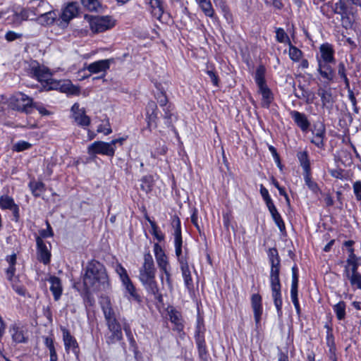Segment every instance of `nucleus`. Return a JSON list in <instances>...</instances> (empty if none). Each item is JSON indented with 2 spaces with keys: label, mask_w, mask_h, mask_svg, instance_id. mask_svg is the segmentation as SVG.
Listing matches in <instances>:
<instances>
[{
  "label": "nucleus",
  "mask_w": 361,
  "mask_h": 361,
  "mask_svg": "<svg viewBox=\"0 0 361 361\" xmlns=\"http://www.w3.org/2000/svg\"><path fill=\"white\" fill-rule=\"evenodd\" d=\"M83 283L86 288L94 291L109 290L110 283L104 266L94 259L89 262L83 276Z\"/></svg>",
  "instance_id": "f257e3e1"
},
{
  "label": "nucleus",
  "mask_w": 361,
  "mask_h": 361,
  "mask_svg": "<svg viewBox=\"0 0 361 361\" xmlns=\"http://www.w3.org/2000/svg\"><path fill=\"white\" fill-rule=\"evenodd\" d=\"M50 7L47 2L42 1L35 8V14L38 15L37 21L42 25H51L57 18V13L54 11L49 10Z\"/></svg>",
  "instance_id": "f03ea898"
},
{
  "label": "nucleus",
  "mask_w": 361,
  "mask_h": 361,
  "mask_svg": "<svg viewBox=\"0 0 361 361\" xmlns=\"http://www.w3.org/2000/svg\"><path fill=\"white\" fill-rule=\"evenodd\" d=\"M269 260L271 264L270 270V285L280 284V268L281 260L279 256L278 251L276 248H270L268 252Z\"/></svg>",
  "instance_id": "7ed1b4c3"
},
{
  "label": "nucleus",
  "mask_w": 361,
  "mask_h": 361,
  "mask_svg": "<svg viewBox=\"0 0 361 361\" xmlns=\"http://www.w3.org/2000/svg\"><path fill=\"white\" fill-rule=\"evenodd\" d=\"M156 272L157 269L152 255L149 252L145 253L142 264L139 269V280L155 277Z\"/></svg>",
  "instance_id": "20e7f679"
},
{
  "label": "nucleus",
  "mask_w": 361,
  "mask_h": 361,
  "mask_svg": "<svg viewBox=\"0 0 361 361\" xmlns=\"http://www.w3.org/2000/svg\"><path fill=\"white\" fill-rule=\"evenodd\" d=\"M90 28L93 32H102L112 28L115 21L108 16L92 18L90 21Z\"/></svg>",
  "instance_id": "39448f33"
},
{
  "label": "nucleus",
  "mask_w": 361,
  "mask_h": 361,
  "mask_svg": "<svg viewBox=\"0 0 361 361\" xmlns=\"http://www.w3.org/2000/svg\"><path fill=\"white\" fill-rule=\"evenodd\" d=\"M13 109L25 113H30L32 107V99L22 92H17L12 97Z\"/></svg>",
  "instance_id": "423d86ee"
},
{
  "label": "nucleus",
  "mask_w": 361,
  "mask_h": 361,
  "mask_svg": "<svg viewBox=\"0 0 361 361\" xmlns=\"http://www.w3.org/2000/svg\"><path fill=\"white\" fill-rule=\"evenodd\" d=\"M29 73L32 78H36L39 82H47L51 77V73L49 68L44 66L40 65L35 61L30 64Z\"/></svg>",
  "instance_id": "0eeeda50"
},
{
  "label": "nucleus",
  "mask_w": 361,
  "mask_h": 361,
  "mask_svg": "<svg viewBox=\"0 0 361 361\" xmlns=\"http://www.w3.org/2000/svg\"><path fill=\"white\" fill-rule=\"evenodd\" d=\"M87 152L90 155L98 154L113 157L115 154V149L111 147L110 142L95 141L88 147Z\"/></svg>",
  "instance_id": "6e6552de"
},
{
  "label": "nucleus",
  "mask_w": 361,
  "mask_h": 361,
  "mask_svg": "<svg viewBox=\"0 0 361 361\" xmlns=\"http://www.w3.org/2000/svg\"><path fill=\"white\" fill-rule=\"evenodd\" d=\"M359 265H345L343 277L350 281L352 286L361 290V274L357 271Z\"/></svg>",
  "instance_id": "1a4fd4ad"
},
{
  "label": "nucleus",
  "mask_w": 361,
  "mask_h": 361,
  "mask_svg": "<svg viewBox=\"0 0 361 361\" xmlns=\"http://www.w3.org/2000/svg\"><path fill=\"white\" fill-rule=\"evenodd\" d=\"M113 62V59L99 60L90 63L86 69L90 74L102 73L101 76L98 77V78H102L105 76L107 70L109 69L110 65Z\"/></svg>",
  "instance_id": "9d476101"
},
{
  "label": "nucleus",
  "mask_w": 361,
  "mask_h": 361,
  "mask_svg": "<svg viewBox=\"0 0 361 361\" xmlns=\"http://www.w3.org/2000/svg\"><path fill=\"white\" fill-rule=\"evenodd\" d=\"M107 326L109 332L105 334L106 343L112 345L123 340L121 326L119 322L109 324Z\"/></svg>",
  "instance_id": "9b49d317"
},
{
  "label": "nucleus",
  "mask_w": 361,
  "mask_h": 361,
  "mask_svg": "<svg viewBox=\"0 0 361 361\" xmlns=\"http://www.w3.org/2000/svg\"><path fill=\"white\" fill-rule=\"evenodd\" d=\"M73 118L75 122L82 128L87 127L90 124V118L86 115L83 108H80L78 103H75L71 108Z\"/></svg>",
  "instance_id": "f8f14e48"
},
{
  "label": "nucleus",
  "mask_w": 361,
  "mask_h": 361,
  "mask_svg": "<svg viewBox=\"0 0 361 361\" xmlns=\"http://www.w3.org/2000/svg\"><path fill=\"white\" fill-rule=\"evenodd\" d=\"M140 281L148 294L152 295L154 299L157 300L159 302H162V295L159 292V288L155 277L140 279Z\"/></svg>",
  "instance_id": "ddd939ff"
},
{
  "label": "nucleus",
  "mask_w": 361,
  "mask_h": 361,
  "mask_svg": "<svg viewBox=\"0 0 361 361\" xmlns=\"http://www.w3.org/2000/svg\"><path fill=\"white\" fill-rule=\"evenodd\" d=\"M100 303L106 325L109 324L118 323V321L116 317V313L112 308L109 298L106 296L102 297Z\"/></svg>",
  "instance_id": "4468645a"
},
{
  "label": "nucleus",
  "mask_w": 361,
  "mask_h": 361,
  "mask_svg": "<svg viewBox=\"0 0 361 361\" xmlns=\"http://www.w3.org/2000/svg\"><path fill=\"white\" fill-rule=\"evenodd\" d=\"M0 208L1 209H9L12 212L14 220L18 221L20 217L19 207L15 203L13 197L8 195L0 197Z\"/></svg>",
  "instance_id": "2eb2a0df"
},
{
  "label": "nucleus",
  "mask_w": 361,
  "mask_h": 361,
  "mask_svg": "<svg viewBox=\"0 0 361 361\" xmlns=\"http://www.w3.org/2000/svg\"><path fill=\"white\" fill-rule=\"evenodd\" d=\"M250 300L255 324L258 326L260 324L261 317L263 312L262 298L259 294L255 293L251 295Z\"/></svg>",
  "instance_id": "dca6fc26"
},
{
  "label": "nucleus",
  "mask_w": 361,
  "mask_h": 361,
  "mask_svg": "<svg viewBox=\"0 0 361 361\" xmlns=\"http://www.w3.org/2000/svg\"><path fill=\"white\" fill-rule=\"evenodd\" d=\"M37 259L44 264L50 262L51 253L47 244L40 237L36 238Z\"/></svg>",
  "instance_id": "f3484780"
},
{
  "label": "nucleus",
  "mask_w": 361,
  "mask_h": 361,
  "mask_svg": "<svg viewBox=\"0 0 361 361\" xmlns=\"http://www.w3.org/2000/svg\"><path fill=\"white\" fill-rule=\"evenodd\" d=\"M271 296L274 300V305L276 308L277 314L279 318L282 317V295H281V284H271Z\"/></svg>",
  "instance_id": "a211bd4d"
},
{
  "label": "nucleus",
  "mask_w": 361,
  "mask_h": 361,
  "mask_svg": "<svg viewBox=\"0 0 361 361\" xmlns=\"http://www.w3.org/2000/svg\"><path fill=\"white\" fill-rule=\"evenodd\" d=\"M290 115L295 123L302 132H307L310 126V122L305 114L293 110L290 112Z\"/></svg>",
  "instance_id": "6ab92c4d"
},
{
  "label": "nucleus",
  "mask_w": 361,
  "mask_h": 361,
  "mask_svg": "<svg viewBox=\"0 0 361 361\" xmlns=\"http://www.w3.org/2000/svg\"><path fill=\"white\" fill-rule=\"evenodd\" d=\"M155 259L159 269L170 266L168 257L158 243L154 245Z\"/></svg>",
  "instance_id": "aec40b11"
},
{
  "label": "nucleus",
  "mask_w": 361,
  "mask_h": 361,
  "mask_svg": "<svg viewBox=\"0 0 361 361\" xmlns=\"http://www.w3.org/2000/svg\"><path fill=\"white\" fill-rule=\"evenodd\" d=\"M154 17L160 19L164 13L163 0H144Z\"/></svg>",
  "instance_id": "412c9836"
},
{
  "label": "nucleus",
  "mask_w": 361,
  "mask_h": 361,
  "mask_svg": "<svg viewBox=\"0 0 361 361\" xmlns=\"http://www.w3.org/2000/svg\"><path fill=\"white\" fill-rule=\"evenodd\" d=\"M63 340L64 342V346L66 351L68 352L69 350L76 353L77 349L78 348V344L75 338L70 334L69 331L65 328L62 329Z\"/></svg>",
  "instance_id": "4be33fe9"
},
{
  "label": "nucleus",
  "mask_w": 361,
  "mask_h": 361,
  "mask_svg": "<svg viewBox=\"0 0 361 361\" xmlns=\"http://www.w3.org/2000/svg\"><path fill=\"white\" fill-rule=\"evenodd\" d=\"M201 326L198 324L197 326L196 331V343L198 348V353L200 359L203 361H207V350L206 348V345L204 342V339L202 336L200 335Z\"/></svg>",
  "instance_id": "5701e85b"
},
{
  "label": "nucleus",
  "mask_w": 361,
  "mask_h": 361,
  "mask_svg": "<svg viewBox=\"0 0 361 361\" xmlns=\"http://www.w3.org/2000/svg\"><path fill=\"white\" fill-rule=\"evenodd\" d=\"M48 281L51 284L50 290L51 291L54 295V300L56 301L59 300L63 292L61 279L55 276H51L48 279Z\"/></svg>",
  "instance_id": "b1692460"
},
{
  "label": "nucleus",
  "mask_w": 361,
  "mask_h": 361,
  "mask_svg": "<svg viewBox=\"0 0 361 361\" xmlns=\"http://www.w3.org/2000/svg\"><path fill=\"white\" fill-rule=\"evenodd\" d=\"M258 92L262 94V106L268 109L274 99L271 90L267 85L258 87Z\"/></svg>",
  "instance_id": "393cba45"
},
{
  "label": "nucleus",
  "mask_w": 361,
  "mask_h": 361,
  "mask_svg": "<svg viewBox=\"0 0 361 361\" xmlns=\"http://www.w3.org/2000/svg\"><path fill=\"white\" fill-rule=\"evenodd\" d=\"M78 13V7L76 3H70L63 10L61 18L66 22L68 23L72 18L75 17Z\"/></svg>",
  "instance_id": "a878e982"
},
{
  "label": "nucleus",
  "mask_w": 361,
  "mask_h": 361,
  "mask_svg": "<svg viewBox=\"0 0 361 361\" xmlns=\"http://www.w3.org/2000/svg\"><path fill=\"white\" fill-rule=\"evenodd\" d=\"M318 71L323 78L329 81L334 79V72L329 63H323L321 60H319Z\"/></svg>",
  "instance_id": "bb28decb"
},
{
  "label": "nucleus",
  "mask_w": 361,
  "mask_h": 361,
  "mask_svg": "<svg viewBox=\"0 0 361 361\" xmlns=\"http://www.w3.org/2000/svg\"><path fill=\"white\" fill-rule=\"evenodd\" d=\"M320 52L322 59V62L326 63L334 62V50L329 44H322L320 47Z\"/></svg>",
  "instance_id": "cd10ccee"
},
{
  "label": "nucleus",
  "mask_w": 361,
  "mask_h": 361,
  "mask_svg": "<svg viewBox=\"0 0 361 361\" xmlns=\"http://www.w3.org/2000/svg\"><path fill=\"white\" fill-rule=\"evenodd\" d=\"M318 95L321 97L323 106H326V108H331L332 106L334 101L330 90L321 88L318 90Z\"/></svg>",
  "instance_id": "c85d7f7f"
},
{
  "label": "nucleus",
  "mask_w": 361,
  "mask_h": 361,
  "mask_svg": "<svg viewBox=\"0 0 361 361\" xmlns=\"http://www.w3.org/2000/svg\"><path fill=\"white\" fill-rule=\"evenodd\" d=\"M266 68L263 65H259L255 74V80L258 87L267 85L265 80Z\"/></svg>",
  "instance_id": "c756f323"
},
{
  "label": "nucleus",
  "mask_w": 361,
  "mask_h": 361,
  "mask_svg": "<svg viewBox=\"0 0 361 361\" xmlns=\"http://www.w3.org/2000/svg\"><path fill=\"white\" fill-rule=\"evenodd\" d=\"M297 157L300 161V166H302L304 173L310 172V162L307 151L299 152L297 154Z\"/></svg>",
  "instance_id": "7c9ffc66"
},
{
  "label": "nucleus",
  "mask_w": 361,
  "mask_h": 361,
  "mask_svg": "<svg viewBox=\"0 0 361 361\" xmlns=\"http://www.w3.org/2000/svg\"><path fill=\"white\" fill-rule=\"evenodd\" d=\"M10 282L13 289L20 295L24 296L26 293L25 287L19 283V278L18 276H13L11 278H6Z\"/></svg>",
  "instance_id": "2f4dec72"
},
{
  "label": "nucleus",
  "mask_w": 361,
  "mask_h": 361,
  "mask_svg": "<svg viewBox=\"0 0 361 361\" xmlns=\"http://www.w3.org/2000/svg\"><path fill=\"white\" fill-rule=\"evenodd\" d=\"M126 290L130 296L137 302H140V296L137 293L136 288L133 284L130 279L122 282Z\"/></svg>",
  "instance_id": "473e14b6"
},
{
  "label": "nucleus",
  "mask_w": 361,
  "mask_h": 361,
  "mask_svg": "<svg viewBox=\"0 0 361 361\" xmlns=\"http://www.w3.org/2000/svg\"><path fill=\"white\" fill-rule=\"evenodd\" d=\"M11 331H12V339L15 343H25L27 338L25 337L23 331L20 330L19 327L14 325L12 326Z\"/></svg>",
  "instance_id": "72a5a7b5"
},
{
  "label": "nucleus",
  "mask_w": 361,
  "mask_h": 361,
  "mask_svg": "<svg viewBox=\"0 0 361 361\" xmlns=\"http://www.w3.org/2000/svg\"><path fill=\"white\" fill-rule=\"evenodd\" d=\"M29 186L32 191V195L35 197L41 196L42 193H43L46 190L45 185L42 182H40V181L30 182L29 184Z\"/></svg>",
  "instance_id": "f704fd0d"
},
{
  "label": "nucleus",
  "mask_w": 361,
  "mask_h": 361,
  "mask_svg": "<svg viewBox=\"0 0 361 361\" xmlns=\"http://www.w3.org/2000/svg\"><path fill=\"white\" fill-rule=\"evenodd\" d=\"M304 180L305 184L308 187V188L314 194H318L321 192V190L318 185V184L312 180L311 178V172L304 173Z\"/></svg>",
  "instance_id": "c9c22d12"
},
{
  "label": "nucleus",
  "mask_w": 361,
  "mask_h": 361,
  "mask_svg": "<svg viewBox=\"0 0 361 361\" xmlns=\"http://www.w3.org/2000/svg\"><path fill=\"white\" fill-rule=\"evenodd\" d=\"M44 345L49 350L50 361H57L58 356L54 347L53 338L51 337H45L44 338Z\"/></svg>",
  "instance_id": "e433bc0d"
},
{
  "label": "nucleus",
  "mask_w": 361,
  "mask_h": 361,
  "mask_svg": "<svg viewBox=\"0 0 361 361\" xmlns=\"http://www.w3.org/2000/svg\"><path fill=\"white\" fill-rule=\"evenodd\" d=\"M180 270L182 271V275L184 279V282L185 286L189 288L192 285V279L190 274V271L189 269L188 263H185L184 264L180 265Z\"/></svg>",
  "instance_id": "4c0bfd02"
},
{
  "label": "nucleus",
  "mask_w": 361,
  "mask_h": 361,
  "mask_svg": "<svg viewBox=\"0 0 361 361\" xmlns=\"http://www.w3.org/2000/svg\"><path fill=\"white\" fill-rule=\"evenodd\" d=\"M204 13L208 17H212L214 11L212 8L210 0H199L197 1Z\"/></svg>",
  "instance_id": "58836bf2"
},
{
  "label": "nucleus",
  "mask_w": 361,
  "mask_h": 361,
  "mask_svg": "<svg viewBox=\"0 0 361 361\" xmlns=\"http://www.w3.org/2000/svg\"><path fill=\"white\" fill-rule=\"evenodd\" d=\"M345 303L343 301H340L333 307V310L338 320H343L345 317Z\"/></svg>",
  "instance_id": "ea45409f"
},
{
  "label": "nucleus",
  "mask_w": 361,
  "mask_h": 361,
  "mask_svg": "<svg viewBox=\"0 0 361 361\" xmlns=\"http://www.w3.org/2000/svg\"><path fill=\"white\" fill-rule=\"evenodd\" d=\"M182 244L183 242H174L175 252L178 262L180 264H184L188 262V257L182 253Z\"/></svg>",
  "instance_id": "a19ab883"
},
{
  "label": "nucleus",
  "mask_w": 361,
  "mask_h": 361,
  "mask_svg": "<svg viewBox=\"0 0 361 361\" xmlns=\"http://www.w3.org/2000/svg\"><path fill=\"white\" fill-rule=\"evenodd\" d=\"M326 331V345L329 348V351L334 353L336 350V345L334 341V337L332 332V329L329 325H325Z\"/></svg>",
  "instance_id": "79ce46f5"
},
{
  "label": "nucleus",
  "mask_w": 361,
  "mask_h": 361,
  "mask_svg": "<svg viewBox=\"0 0 361 361\" xmlns=\"http://www.w3.org/2000/svg\"><path fill=\"white\" fill-rule=\"evenodd\" d=\"M288 54L290 59L295 62L299 61L302 56V51L293 46L290 42H289Z\"/></svg>",
  "instance_id": "37998d69"
},
{
  "label": "nucleus",
  "mask_w": 361,
  "mask_h": 361,
  "mask_svg": "<svg viewBox=\"0 0 361 361\" xmlns=\"http://www.w3.org/2000/svg\"><path fill=\"white\" fill-rule=\"evenodd\" d=\"M160 271V279L163 283L164 279L165 278L166 283L169 288L172 289V281L171 274V266L162 268Z\"/></svg>",
  "instance_id": "c03bdc74"
},
{
  "label": "nucleus",
  "mask_w": 361,
  "mask_h": 361,
  "mask_svg": "<svg viewBox=\"0 0 361 361\" xmlns=\"http://www.w3.org/2000/svg\"><path fill=\"white\" fill-rule=\"evenodd\" d=\"M339 16L343 27L346 30L352 28L354 21L353 17L348 12L340 14Z\"/></svg>",
  "instance_id": "a18cd8bd"
},
{
  "label": "nucleus",
  "mask_w": 361,
  "mask_h": 361,
  "mask_svg": "<svg viewBox=\"0 0 361 361\" xmlns=\"http://www.w3.org/2000/svg\"><path fill=\"white\" fill-rule=\"evenodd\" d=\"M146 219L149 221L151 226L152 235L154 236V238L159 242L164 240V235L160 231L156 223L154 221H152L149 217H146Z\"/></svg>",
  "instance_id": "49530a36"
},
{
  "label": "nucleus",
  "mask_w": 361,
  "mask_h": 361,
  "mask_svg": "<svg viewBox=\"0 0 361 361\" xmlns=\"http://www.w3.org/2000/svg\"><path fill=\"white\" fill-rule=\"evenodd\" d=\"M164 114L163 118L164 119V123L167 127H173L172 125V116H173V108L171 104H169L167 107L163 108Z\"/></svg>",
  "instance_id": "de8ad7c7"
},
{
  "label": "nucleus",
  "mask_w": 361,
  "mask_h": 361,
  "mask_svg": "<svg viewBox=\"0 0 361 361\" xmlns=\"http://www.w3.org/2000/svg\"><path fill=\"white\" fill-rule=\"evenodd\" d=\"M313 136H326V128L322 122H317L314 124L312 129Z\"/></svg>",
  "instance_id": "09e8293b"
},
{
  "label": "nucleus",
  "mask_w": 361,
  "mask_h": 361,
  "mask_svg": "<svg viewBox=\"0 0 361 361\" xmlns=\"http://www.w3.org/2000/svg\"><path fill=\"white\" fill-rule=\"evenodd\" d=\"M158 114L157 113H150L149 114L146 115V120L147 122V128L151 131L152 128H156L157 127V121H158Z\"/></svg>",
  "instance_id": "8fccbe9b"
},
{
  "label": "nucleus",
  "mask_w": 361,
  "mask_h": 361,
  "mask_svg": "<svg viewBox=\"0 0 361 361\" xmlns=\"http://www.w3.org/2000/svg\"><path fill=\"white\" fill-rule=\"evenodd\" d=\"M348 250L349 255L345 262V265L360 264L361 259L354 254V249L353 247L348 248Z\"/></svg>",
  "instance_id": "3c124183"
},
{
  "label": "nucleus",
  "mask_w": 361,
  "mask_h": 361,
  "mask_svg": "<svg viewBox=\"0 0 361 361\" xmlns=\"http://www.w3.org/2000/svg\"><path fill=\"white\" fill-rule=\"evenodd\" d=\"M15 20L18 22L27 20L30 17V11L28 9L22 8L19 11H16L14 14Z\"/></svg>",
  "instance_id": "603ef678"
},
{
  "label": "nucleus",
  "mask_w": 361,
  "mask_h": 361,
  "mask_svg": "<svg viewBox=\"0 0 361 361\" xmlns=\"http://www.w3.org/2000/svg\"><path fill=\"white\" fill-rule=\"evenodd\" d=\"M156 99L161 107L164 108L167 107L168 104V98L166 94L163 91H159L155 95Z\"/></svg>",
  "instance_id": "864d4df0"
},
{
  "label": "nucleus",
  "mask_w": 361,
  "mask_h": 361,
  "mask_svg": "<svg viewBox=\"0 0 361 361\" xmlns=\"http://www.w3.org/2000/svg\"><path fill=\"white\" fill-rule=\"evenodd\" d=\"M276 38L279 42H288L289 44L290 39L283 28H277L276 30Z\"/></svg>",
  "instance_id": "5fc2aeb1"
},
{
  "label": "nucleus",
  "mask_w": 361,
  "mask_h": 361,
  "mask_svg": "<svg viewBox=\"0 0 361 361\" xmlns=\"http://www.w3.org/2000/svg\"><path fill=\"white\" fill-rule=\"evenodd\" d=\"M82 4L90 11H96L99 6V2L97 0H81Z\"/></svg>",
  "instance_id": "6e6d98bb"
},
{
  "label": "nucleus",
  "mask_w": 361,
  "mask_h": 361,
  "mask_svg": "<svg viewBox=\"0 0 361 361\" xmlns=\"http://www.w3.org/2000/svg\"><path fill=\"white\" fill-rule=\"evenodd\" d=\"M345 66L343 63H340L338 66V74L344 80L346 87H349V80L345 73Z\"/></svg>",
  "instance_id": "4d7b16f0"
},
{
  "label": "nucleus",
  "mask_w": 361,
  "mask_h": 361,
  "mask_svg": "<svg viewBox=\"0 0 361 361\" xmlns=\"http://www.w3.org/2000/svg\"><path fill=\"white\" fill-rule=\"evenodd\" d=\"M334 10V13L338 15L348 12L345 4L342 0H339L335 4Z\"/></svg>",
  "instance_id": "13d9d810"
},
{
  "label": "nucleus",
  "mask_w": 361,
  "mask_h": 361,
  "mask_svg": "<svg viewBox=\"0 0 361 361\" xmlns=\"http://www.w3.org/2000/svg\"><path fill=\"white\" fill-rule=\"evenodd\" d=\"M353 190L357 201H361V180L355 181L353 183Z\"/></svg>",
  "instance_id": "bf43d9fd"
},
{
  "label": "nucleus",
  "mask_w": 361,
  "mask_h": 361,
  "mask_svg": "<svg viewBox=\"0 0 361 361\" xmlns=\"http://www.w3.org/2000/svg\"><path fill=\"white\" fill-rule=\"evenodd\" d=\"M23 37L22 33L16 32L12 30H8L5 34V39L7 42H11L16 39H19Z\"/></svg>",
  "instance_id": "052dcab7"
},
{
  "label": "nucleus",
  "mask_w": 361,
  "mask_h": 361,
  "mask_svg": "<svg viewBox=\"0 0 361 361\" xmlns=\"http://www.w3.org/2000/svg\"><path fill=\"white\" fill-rule=\"evenodd\" d=\"M273 220L274 221L276 226L279 227V228L281 231H283L285 229V224L281 216V214L279 213V212H276V213H274L273 214H271Z\"/></svg>",
  "instance_id": "680f3d73"
},
{
  "label": "nucleus",
  "mask_w": 361,
  "mask_h": 361,
  "mask_svg": "<svg viewBox=\"0 0 361 361\" xmlns=\"http://www.w3.org/2000/svg\"><path fill=\"white\" fill-rule=\"evenodd\" d=\"M31 147V144L26 141H20L13 146V149L16 152H21Z\"/></svg>",
  "instance_id": "e2e57ef3"
},
{
  "label": "nucleus",
  "mask_w": 361,
  "mask_h": 361,
  "mask_svg": "<svg viewBox=\"0 0 361 361\" xmlns=\"http://www.w3.org/2000/svg\"><path fill=\"white\" fill-rule=\"evenodd\" d=\"M116 271L120 276L122 282L130 279L126 269L121 264H119L116 266Z\"/></svg>",
  "instance_id": "0e129e2a"
},
{
  "label": "nucleus",
  "mask_w": 361,
  "mask_h": 361,
  "mask_svg": "<svg viewBox=\"0 0 361 361\" xmlns=\"http://www.w3.org/2000/svg\"><path fill=\"white\" fill-rule=\"evenodd\" d=\"M347 88H348V98H349L350 101L351 102L352 105L353 106V111L355 114H358L359 109L357 106V99L355 97L353 91L350 89V87H347Z\"/></svg>",
  "instance_id": "69168bd1"
},
{
  "label": "nucleus",
  "mask_w": 361,
  "mask_h": 361,
  "mask_svg": "<svg viewBox=\"0 0 361 361\" xmlns=\"http://www.w3.org/2000/svg\"><path fill=\"white\" fill-rule=\"evenodd\" d=\"M325 137L323 136H313L311 142L317 146L318 148H323L324 147V140Z\"/></svg>",
  "instance_id": "338daca9"
},
{
  "label": "nucleus",
  "mask_w": 361,
  "mask_h": 361,
  "mask_svg": "<svg viewBox=\"0 0 361 361\" xmlns=\"http://www.w3.org/2000/svg\"><path fill=\"white\" fill-rule=\"evenodd\" d=\"M97 133H103L105 135H107L111 133L112 130L111 128L110 127L109 122H107L105 125H99L97 127Z\"/></svg>",
  "instance_id": "774afa93"
}]
</instances>
